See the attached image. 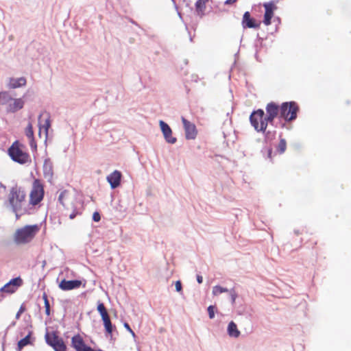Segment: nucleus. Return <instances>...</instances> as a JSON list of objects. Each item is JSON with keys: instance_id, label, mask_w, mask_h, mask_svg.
I'll return each instance as SVG.
<instances>
[{"instance_id": "obj_16", "label": "nucleus", "mask_w": 351, "mask_h": 351, "mask_svg": "<svg viewBox=\"0 0 351 351\" xmlns=\"http://www.w3.org/2000/svg\"><path fill=\"white\" fill-rule=\"evenodd\" d=\"M27 80L25 77H21L19 78L11 77L9 79L8 86L10 88H17L26 85Z\"/></svg>"}, {"instance_id": "obj_41", "label": "nucleus", "mask_w": 351, "mask_h": 351, "mask_svg": "<svg viewBox=\"0 0 351 351\" xmlns=\"http://www.w3.org/2000/svg\"><path fill=\"white\" fill-rule=\"evenodd\" d=\"M4 298L3 294L0 291V301H1Z\"/></svg>"}, {"instance_id": "obj_36", "label": "nucleus", "mask_w": 351, "mask_h": 351, "mask_svg": "<svg viewBox=\"0 0 351 351\" xmlns=\"http://www.w3.org/2000/svg\"><path fill=\"white\" fill-rule=\"evenodd\" d=\"M77 215V212L73 211L71 214H70L69 218L71 219H74L76 217Z\"/></svg>"}, {"instance_id": "obj_1", "label": "nucleus", "mask_w": 351, "mask_h": 351, "mask_svg": "<svg viewBox=\"0 0 351 351\" xmlns=\"http://www.w3.org/2000/svg\"><path fill=\"white\" fill-rule=\"evenodd\" d=\"M7 201L16 215L19 213L23 214L26 210L25 206L27 203V193L25 189L18 185L11 187L7 196Z\"/></svg>"}, {"instance_id": "obj_34", "label": "nucleus", "mask_w": 351, "mask_h": 351, "mask_svg": "<svg viewBox=\"0 0 351 351\" xmlns=\"http://www.w3.org/2000/svg\"><path fill=\"white\" fill-rule=\"evenodd\" d=\"M25 308L23 306H21L16 315V317L18 319L21 315L25 311Z\"/></svg>"}, {"instance_id": "obj_8", "label": "nucleus", "mask_w": 351, "mask_h": 351, "mask_svg": "<svg viewBox=\"0 0 351 351\" xmlns=\"http://www.w3.org/2000/svg\"><path fill=\"white\" fill-rule=\"evenodd\" d=\"M265 14L263 23L268 26L271 23V19L274 16V12L278 9L276 3L273 1L263 3Z\"/></svg>"}, {"instance_id": "obj_42", "label": "nucleus", "mask_w": 351, "mask_h": 351, "mask_svg": "<svg viewBox=\"0 0 351 351\" xmlns=\"http://www.w3.org/2000/svg\"><path fill=\"white\" fill-rule=\"evenodd\" d=\"M313 244H314L315 245H317V241H315L313 242Z\"/></svg>"}, {"instance_id": "obj_5", "label": "nucleus", "mask_w": 351, "mask_h": 351, "mask_svg": "<svg viewBox=\"0 0 351 351\" xmlns=\"http://www.w3.org/2000/svg\"><path fill=\"white\" fill-rule=\"evenodd\" d=\"M23 145L18 141H15L8 149V154L10 158L20 164H25L31 161L29 155L23 150Z\"/></svg>"}, {"instance_id": "obj_28", "label": "nucleus", "mask_w": 351, "mask_h": 351, "mask_svg": "<svg viewBox=\"0 0 351 351\" xmlns=\"http://www.w3.org/2000/svg\"><path fill=\"white\" fill-rule=\"evenodd\" d=\"M69 192L66 190H64L60 192L58 197V200L63 206H64V201L67 199Z\"/></svg>"}, {"instance_id": "obj_12", "label": "nucleus", "mask_w": 351, "mask_h": 351, "mask_svg": "<svg viewBox=\"0 0 351 351\" xmlns=\"http://www.w3.org/2000/svg\"><path fill=\"white\" fill-rule=\"evenodd\" d=\"M159 124L166 141L171 144L175 143L176 142V138L172 136V130L168 124L163 121H160Z\"/></svg>"}, {"instance_id": "obj_17", "label": "nucleus", "mask_w": 351, "mask_h": 351, "mask_svg": "<svg viewBox=\"0 0 351 351\" xmlns=\"http://www.w3.org/2000/svg\"><path fill=\"white\" fill-rule=\"evenodd\" d=\"M43 114H40L39 117V135H40L41 132L43 131L46 137L48 136V131L49 128L51 127L50 117L49 115H47L46 119L43 123H41L40 119Z\"/></svg>"}, {"instance_id": "obj_33", "label": "nucleus", "mask_w": 351, "mask_h": 351, "mask_svg": "<svg viewBox=\"0 0 351 351\" xmlns=\"http://www.w3.org/2000/svg\"><path fill=\"white\" fill-rule=\"evenodd\" d=\"M275 134H276L275 132H267L265 134V138H267V139H272L274 137Z\"/></svg>"}, {"instance_id": "obj_7", "label": "nucleus", "mask_w": 351, "mask_h": 351, "mask_svg": "<svg viewBox=\"0 0 351 351\" xmlns=\"http://www.w3.org/2000/svg\"><path fill=\"white\" fill-rule=\"evenodd\" d=\"M47 343L51 346L55 351H66V346L62 338L56 332L47 333L45 336Z\"/></svg>"}, {"instance_id": "obj_24", "label": "nucleus", "mask_w": 351, "mask_h": 351, "mask_svg": "<svg viewBox=\"0 0 351 351\" xmlns=\"http://www.w3.org/2000/svg\"><path fill=\"white\" fill-rule=\"evenodd\" d=\"M97 311L101 317L102 321L110 317L107 311V309H106V306H104V303H102V302L98 303Z\"/></svg>"}, {"instance_id": "obj_15", "label": "nucleus", "mask_w": 351, "mask_h": 351, "mask_svg": "<svg viewBox=\"0 0 351 351\" xmlns=\"http://www.w3.org/2000/svg\"><path fill=\"white\" fill-rule=\"evenodd\" d=\"M23 106H24V101L22 99L12 98V101H10V104L7 108V110L8 112H14L23 108Z\"/></svg>"}, {"instance_id": "obj_40", "label": "nucleus", "mask_w": 351, "mask_h": 351, "mask_svg": "<svg viewBox=\"0 0 351 351\" xmlns=\"http://www.w3.org/2000/svg\"><path fill=\"white\" fill-rule=\"evenodd\" d=\"M236 294L235 293H233L232 294V302H234L235 300H236Z\"/></svg>"}, {"instance_id": "obj_27", "label": "nucleus", "mask_w": 351, "mask_h": 351, "mask_svg": "<svg viewBox=\"0 0 351 351\" xmlns=\"http://www.w3.org/2000/svg\"><path fill=\"white\" fill-rule=\"evenodd\" d=\"M228 292V289L223 287H221V286H215L213 288V294L214 295H217L219 294H221L222 293Z\"/></svg>"}, {"instance_id": "obj_38", "label": "nucleus", "mask_w": 351, "mask_h": 351, "mask_svg": "<svg viewBox=\"0 0 351 351\" xmlns=\"http://www.w3.org/2000/svg\"><path fill=\"white\" fill-rule=\"evenodd\" d=\"M271 154H272V149L269 148L267 150V156L271 160Z\"/></svg>"}, {"instance_id": "obj_3", "label": "nucleus", "mask_w": 351, "mask_h": 351, "mask_svg": "<svg viewBox=\"0 0 351 351\" xmlns=\"http://www.w3.org/2000/svg\"><path fill=\"white\" fill-rule=\"evenodd\" d=\"M45 189L43 182L38 178L33 180L32 188L29 195V205L36 206L43 200Z\"/></svg>"}, {"instance_id": "obj_31", "label": "nucleus", "mask_w": 351, "mask_h": 351, "mask_svg": "<svg viewBox=\"0 0 351 351\" xmlns=\"http://www.w3.org/2000/svg\"><path fill=\"white\" fill-rule=\"evenodd\" d=\"M93 219L96 222L99 221L101 219L100 214L98 212H95L93 215Z\"/></svg>"}, {"instance_id": "obj_29", "label": "nucleus", "mask_w": 351, "mask_h": 351, "mask_svg": "<svg viewBox=\"0 0 351 351\" xmlns=\"http://www.w3.org/2000/svg\"><path fill=\"white\" fill-rule=\"evenodd\" d=\"M0 291L5 292L8 293H13L16 291L15 287H8L7 289H5V285L0 289Z\"/></svg>"}, {"instance_id": "obj_35", "label": "nucleus", "mask_w": 351, "mask_h": 351, "mask_svg": "<svg viewBox=\"0 0 351 351\" xmlns=\"http://www.w3.org/2000/svg\"><path fill=\"white\" fill-rule=\"evenodd\" d=\"M124 326L125 328L132 335L133 337L135 336V333L134 332V331L131 329V328L130 327L129 324L128 323H125L124 324Z\"/></svg>"}, {"instance_id": "obj_21", "label": "nucleus", "mask_w": 351, "mask_h": 351, "mask_svg": "<svg viewBox=\"0 0 351 351\" xmlns=\"http://www.w3.org/2000/svg\"><path fill=\"white\" fill-rule=\"evenodd\" d=\"M32 332H29L28 335L25 337L23 339H21L17 344V351H21L22 349L29 345L31 344L30 341V337H31Z\"/></svg>"}, {"instance_id": "obj_20", "label": "nucleus", "mask_w": 351, "mask_h": 351, "mask_svg": "<svg viewBox=\"0 0 351 351\" xmlns=\"http://www.w3.org/2000/svg\"><path fill=\"white\" fill-rule=\"evenodd\" d=\"M12 97L8 92L0 93V106H8L10 101H12Z\"/></svg>"}, {"instance_id": "obj_26", "label": "nucleus", "mask_w": 351, "mask_h": 351, "mask_svg": "<svg viewBox=\"0 0 351 351\" xmlns=\"http://www.w3.org/2000/svg\"><path fill=\"white\" fill-rule=\"evenodd\" d=\"M43 299L44 303H45V313L47 315H50V304H49L48 297H47V295L46 294V293H44L43 294Z\"/></svg>"}, {"instance_id": "obj_22", "label": "nucleus", "mask_w": 351, "mask_h": 351, "mask_svg": "<svg viewBox=\"0 0 351 351\" xmlns=\"http://www.w3.org/2000/svg\"><path fill=\"white\" fill-rule=\"evenodd\" d=\"M103 322H104V326L105 328L106 332L107 333V335L112 337L113 330L115 329L116 327L114 326H112L110 317L103 320Z\"/></svg>"}, {"instance_id": "obj_9", "label": "nucleus", "mask_w": 351, "mask_h": 351, "mask_svg": "<svg viewBox=\"0 0 351 351\" xmlns=\"http://www.w3.org/2000/svg\"><path fill=\"white\" fill-rule=\"evenodd\" d=\"M266 117L272 123L274 119L278 116L280 117V106L275 102H269L267 104L266 108Z\"/></svg>"}, {"instance_id": "obj_23", "label": "nucleus", "mask_w": 351, "mask_h": 351, "mask_svg": "<svg viewBox=\"0 0 351 351\" xmlns=\"http://www.w3.org/2000/svg\"><path fill=\"white\" fill-rule=\"evenodd\" d=\"M23 285V280L20 277H17L10 280L9 282L5 285V289H7L8 287H15L16 290L17 288L21 287Z\"/></svg>"}, {"instance_id": "obj_39", "label": "nucleus", "mask_w": 351, "mask_h": 351, "mask_svg": "<svg viewBox=\"0 0 351 351\" xmlns=\"http://www.w3.org/2000/svg\"><path fill=\"white\" fill-rule=\"evenodd\" d=\"M237 0H226L225 1V4H232L237 1Z\"/></svg>"}, {"instance_id": "obj_4", "label": "nucleus", "mask_w": 351, "mask_h": 351, "mask_svg": "<svg viewBox=\"0 0 351 351\" xmlns=\"http://www.w3.org/2000/svg\"><path fill=\"white\" fill-rule=\"evenodd\" d=\"M251 125L258 132H265L269 121L262 109L254 110L250 116Z\"/></svg>"}, {"instance_id": "obj_19", "label": "nucleus", "mask_w": 351, "mask_h": 351, "mask_svg": "<svg viewBox=\"0 0 351 351\" xmlns=\"http://www.w3.org/2000/svg\"><path fill=\"white\" fill-rule=\"evenodd\" d=\"M228 333L230 337H238L240 335V331L238 330L236 324L230 322L228 326Z\"/></svg>"}, {"instance_id": "obj_37", "label": "nucleus", "mask_w": 351, "mask_h": 351, "mask_svg": "<svg viewBox=\"0 0 351 351\" xmlns=\"http://www.w3.org/2000/svg\"><path fill=\"white\" fill-rule=\"evenodd\" d=\"M197 281L199 284H201L203 282V278L202 276H199V275H197Z\"/></svg>"}, {"instance_id": "obj_6", "label": "nucleus", "mask_w": 351, "mask_h": 351, "mask_svg": "<svg viewBox=\"0 0 351 351\" xmlns=\"http://www.w3.org/2000/svg\"><path fill=\"white\" fill-rule=\"evenodd\" d=\"M299 106L295 101L284 102L280 106V118L292 121L297 118Z\"/></svg>"}, {"instance_id": "obj_25", "label": "nucleus", "mask_w": 351, "mask_h": 351, "mask_svg": "<svg viewBox=\"0 0 351 351\" xmlns=\"http://www.w3.org/2000/svg\"><path fill=\"white\" fill-rule=\"evenodd\" d=\"M286 149H287V142H286L285 139L280 138L279 143L278 145V147H277V151L280 154H283L285 152Z\"/></svg>"}, {"instance_id": "obj_18", "label": "nucleus", "mask_w": 351, "mask_h": 351, "mask_svg": "<svg viewBox=\"0 0 351 351\" xmlns=\"http://www.w3.org/2000/svg\"><path fill=\"white\" fill-rule=\"evenodd\" d=\"M25 135L29 139V144L32 147H36V143L34 140V130L32 123H29L25 129Z\"/></svg>"}, {"instance_id": "obj_10", "label": "nucleus", "mask_w": 351, "mask_h": 351, "mask_svg": "<svg viewBox=\"0 0 351 351\" xmlns=\"http://www.w3.org/2000/svg\"><path fill=\"white\" fill-rule=\"evenodd\" d=\"M241 24H242V27L244 29H246V28L258 29L261 25V22L257 21L255 19L252 18L249 12H245L243 14Z\"/></svg>"}, {"instance_id": "obj_13", "label": "nucleus", "mask_w": 351, "mask_h": 351, "mask_svg": "<svg viewBox=\"0 0 351 351\" xmlns=\"http://www.w3.org/2000/svg\"><path fill=\"white\" fill-rule=\"evenodd\" d=\"M81 285L82 281L79 280H62L59 284V287L60 289L63 291H69L75 289H78Z\"/></svg>"}, {"instance_id": "obj_11", "label": "nucleus", "mask_w": 351, "mask_h": 351, "mask_svg": "<svg viewBox=\"0 0 351 351\" xmlns=\"http://www.w3.org/2000/svg\"><path fill=\"white\" fill-rule=\"evenodd\" d=\"M182 121L185 130V136L187 139H195L197 134V131L195 124L187 121L184 117H182Z\"/></svg>"}, {"instance_id": "obj_2", "label": "nucleus", "mask_w": 351, "mask_h": 351, "mask_svg": "<svg viewBox=\"0 0 351 351\" xmlns=\"http://www.w3.org/2000/svg\"><path fill=\"white\" fill-rule=\"evenodd\" d=\"M38 224L27 225L16 230L13 234V241L17 245H26L33 241L40 231Z\"/></svg>"}, {"instance_id": "obj_14", "label": "nucleus", "mask_w": 351, "mask_h": 351, "mask_svg": "<svg viewBox=\"0 0 351 351\" xmlns=\"http://www.w3.org/2000/svg\"><path fill=\"white\" fill-rule=\"evenodd\" d=\"M121 179V173L117 170L114 171L107 176V180L110 184L112 189H115L120 185Z\"/></svg>"}, {"instance_id": "obj_32", "label": "nucleus", "mask_w": 351, "mask_h": 351, "mask_svg": "<svg viewBox=\"0 0 351 351\" xmlns=\"http://www.w3.org/2000/svg\"><path fill=\"white\" fill-rule=\"evenodd\" d=\"M175 287H176V290L178 292H180L182 291V283L180 280H178L176 282Z\"/></svg>"}, {"instance_id": "obj_30", "label": "nucleus", "mask_w": 351, "mask_h": 351, "mask_svg": "<svg viewBox=\"0 0 351 351\" xmlns=\"http://www.w3.org/2000/svg\"><path fill=\"white\" fill-rule=\"evenodd\" d=\"M215 306L210 305L208 307V313L210 319H213L215 317Z\"/></svg>"}]
</instances>
